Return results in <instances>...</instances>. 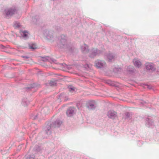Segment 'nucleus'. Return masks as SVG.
I'll use <instances>...</instances> for the list:
<instances>
[{"label": "nucleus", "instance_id": "f257e3e1", "mask_svg": "<svg viewBox=\"0 0 159 159\" xmlns=\"http://www.w3.org/2000/svg\"><path fill=\"white\" fill-rule=\"evenodd\" d=\"M16 12V10L14 8H10L5 10V13L7 17L15 14Z\"/></svg>", "mask_w": 159, "mask_h": 159}, {"label": "nucleus", "instance_id": "f03ea898", "mask_svg": "<svg viewBox=\"0 0 159 159\" xmlns=\"http://www.w3.org/2000/svg\"><path fill=\"white\" fill-rule=\"evenodd\" d=\"M75 108L74 107L69 108L67 111L66 114L68 116H71L74 113L75 111Z\"/></svg>", "mask_w": 159, "mask_h": 159}, {"label": "nucleus", "instance_id": "7ed1b4c3", "mask_svg": "<svg viewBox=\"0 0 159 159\" xmlns=\"http://www.w3.org/2000/svg\"><path fill=\"white\" fill-rule=\"evenodd\" d=\"M105 64V62L103 61H100L96 62L95 66L98 68H101Z\"/></svg>", "mask_w": 159, "mask_h": 159}, {"label": "nucleus", "instance_id": "20e7f679", "mask_svg": "<svg viewBox=\"0 0 159 159\" xmlns=\"http://www.w3.org/2000/svg\"><path fill=\"white\" fill-rule=\"evenodd\" d=\"M107 115L109 117L112 118L116 116V113L113 111H108Z\"/></svg>", "mask_w": 159, "mask_h": 159}, {"label": "nucleus", "instance_id": "39448f33", "mask_svg": "<svg viewBox=\"0 0 159 159\" xmlns=\"http://www.w3.org/2000/svg\"><path fill=\"white\" fill-rule=\"evenodd\" d=\"M133 62L134 66L138 67H139L141 66V62L137 59H134Z\"/></svg>", "mask_w": 159, "mask_h": 159}, {"label": "nucleus", "instance_id": "423d86ee", "mask_svg": "<svg viewBox=\"0 0 159 159\" xmlns=\"http://www.w3.org/2000/svg\"><path fill=\"white\" fill-rule=\"evenodd\" d=\"M29 48L32 49H34L38 48L37 46L34 43L29 44Z\"/></svg>", "mask_w": 159, "mask_h": 159}, {"label": "nucleus", "instance_id": "0eeeda50", "mask_svg": "<svg viewBox=\"0 0 159 159\" xmlns=\"http://www.w3.org/2000/svg\"><path fill=\"white\" fill-rule=\"evenodd\" d=\"M146 64V67L147 69H152L153 67V64L152 63H147Z\"/></svg>", "mask_w": 159, "mask_h": 159}, {"label": "nucleus", "instance_id": "6e6552de", "mask_svg": "<svg viewBox=\"0 0 159 159\" xmlns=\"http://www.w3.org/2000/svg\"><path fill=\"white\" fill-rule=\"evenodd\" d=\"M81 49L83 52H86L88 51V46L85 45V44H84V46H83L81 48Z\"/></svg>", "mask_w": 159, "mask_h": 159}, {"label": "nucleus", "instance_id": "1a4fd4ad", "mask_svg": "<svg viewBox=\"0 0 159 159\" xmlns=\"http://www.w3.org/2000/svg\"><path fill=\"white\" fill-rule=\"evenodd\" d=\"M69 91L72 93H74L75 91V88L72 86H69Z\"/></svg>", "mask_w": 159, "mask_h": 159}, {"label": "nucleus", "instance_id": "9d476101", "mask_svg": "<svg viewBox=\"0 0 159 159\" xmlns=\"http://www.w3.org/2000/svg\"><path fill=\"white\" fill-rule=\"evenodd\" d=\"M114 60L113 57L111 55L109 56L108 57V61H111Z\"/></svg>", "mask_w": 159, "mask_h": 159}, {"label": "nucleus", "instance_id": "9b49d317", "mask_svg": "<svg viewBox=\"0 0 159 159\" xmlns=\"http://www.w3.org/2000/svg\"><path fill=\"white\" fill-rule=\"evenodd\" d=\"M22 34H23L24 35V37H27L28 35V32L26 31L22 32V33H20Z\"/></svg>", "mask_w": 159, "mask_h": 159}, {"label": "nucleus", "instance_id": "f8f14e48", "mask_svg": "<svg viewBox=\"0 0 159 159\" xmlns=\"http://www.w3.org/2000/svg\"><path fill=\"white\" fill-rule=\"evenodd\" d=\"M49 84L51 85H53L55 84V83L53 81H51Z\"/></svg>", "mask_w": 159, "mask_h": 159}, {"label": "nucleus", "instance_id": "ddd939ff", "mask_svg": "<svg viewBox=\"0 0 159 159\" xmlns=\"http://www.w3.org/2000/svg\"><path fill=\"white\" fill-rule=\"evenodd\" d=\"M29 159H34L33 157H30Z\"/></svg>", "mask_w": 159, "mask_h": 159}, {"label": "nucleus", "instance_id": "4468645a", "mask_svg": "<svg viewBox=\"0 0 159 159\" xmlns=\"http://www.w3.org/2000/svg\"><path fill=\"white\" fill-rule=\"evenodd\" d=\"M43 110L44 111V110H48V109L47 108H45Z\"/></svg>", "mask_w": 159, "mask_h": 159}, {"label": "nucleus", "instance_id": "2eb2a0df", "mask_svg": "<svg viewBox=\"0 0 159 159\" xmlns=\"http://www.w3.org/2000/svg\"><path fill=\"white\" fill-rule=\"evenodd\" d=\"M19 25H17V26H16V27H19Z\"/></svg>", "mask_w": 159, "mask_h": 159}, {"label": "nucleus", "instance_id": "dca6fc26", "mask_svg": "<svg viewBox=\"0 0 159 159\" xmlns=\"http://www.w3.org/2000/svg\"><path fill=\"white\" fill-rule=\"evenodd\" d=\"M61 123H62L61 122H60L59 123V124H61Z\"/></svg>", "mask_w": 159, "mask_h": 159}, {"label": "nucleus", "instance_id": "f3484780", "mask_svg": "<svg viewBox=\"0 0 159 159\" xmlns=\"http://www.w3.org/2000/svg\"><path fill=\"white\" fill-rule=\"evenodd\" d=\"M91 57H93V56H91Z\"/></svg>", "mask_w": 159, "mask_h": 159}, {"label": "nucleus", "instance_id": "a211bd4d", "mask_svg": "<svg viewBox=\"0 0 159 159\" xmlns=\"http://www.w3.org/2000/svg\"><path fill=\"white\" fill-rule=\"evenodd\" d=\"M96 55V53H95V54H94V55Z\"/></svg>", "mask_w": 159, "mask_h": 159}]
</instances>
